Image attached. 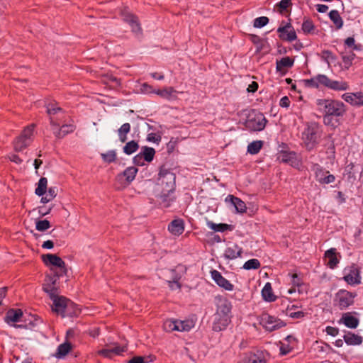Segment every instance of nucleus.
I'll return each instance as SVG.
<instances>
[{
    "instance_id": "obj_7",
    "label": "nucleus",
    "mask_w": 363,
    "mask_h": 363,
    "mask_svg": "<svg viewBox=\"0 0 363 363\" xmlns=\"http://www.w3.org/2000/svg\"><path fill=\"white\" fill-rule=\"evenodd\" d=\"M175 174L169 169L162 167L160 168L158 177V185L161 186L162 191L174 192L175 190Z\"/></svg>"
},
{
    "instance_id": "obj_60",
    "label": "nucleus",
    "mask_w": 363,
    "mask_h": 363,
    "mask_svg": "<svg viewBox=\"0 0 363 363\" xmlns=\"http://www.w3.org/2000/svg\"><path fill=\"white\" fill-rule=\"evenodd\" d=\"M291 5V0H281L279 3L278 6L280 8V9L281 11H284V10H286Z\"/></svg>"
},
{
    "instance_id": "obj_34",
    "label": "nucleus",
    "mask_w": 363,
    "mask_h": 363,
    "mask_svg": "<svg viewBox=\"0 0 363 363\" xmlns=\"http://www.w3.org/2000/svg\"><path fill=\"white\" fill-rule=\"evenodd\" d=\"M328 88L336 91H344L348 89V84L347 82L343 81H336L330 79Z\"/></svg>"
},
{
    "instance_id": "obj_61",
    "label": "nucleus",
    "mask_w": 363,
    "mask_h": 363,
    "mask_svg": "<svg viewBox=\"0 0 363 363\" xmlns=\"http://www.w3.org/2000/svg\"><path fill=\"white\" fill-rule=\"evenodd\" d=\"M345 43L346 45H347L348 47L350 48H353V49L354 50H357V46L355 45V40H354V38H352V37H349L347 38L345 41Z\"/></svg>"
},
{
    "instance_id": "obj_48",
    "label": "nucleus",
    "mask_w": 363,
    "mask_h": 363,
    "mask_svg": "<svg viewBox=\"0 0 363 363\" xmlns=\"http://www.w3.org/2000/svg\"><path fill=\"white\" fill-rule=\"evenodd\" d=\"M269 23V18L266 16L256 18L254 20L253 26L255 28H262Z\"/></svg>"
},
{
    "instance_id": "obj_15",
    "label": "nucleus",
    "mask_w": 363,
    "mask_h": 363,
    "mask_svg": "<svg viewBox=\"0 0 363 363\" xmlns=\"http://www.w3.org/2000/svg\"><path fill=\"white\" fill-rule=\"evenodd\" d=\"M210 273L212 279L218 286L229 291H231L234 289L233 284H232L228 280L223 277L220 272L216 269H212Z\"/></svg>"
},
{
    "instance_id": "obj_5",
    "label": "nucleus",
    "mask_w": 363,
    "mask_h": 363,
    "mask_svg": "<svg viewBox=\"0 0 363 363\" xmlns=\"http://www.w3.org/2000/svg\"><path fill=\"white\" fill-rule=\"evenodd\" d=\"M267 122L262 113L252 110L247 114L245 126L250 131H261L264 129Z\"/></svg>"
},
{
    "instance_id": "obj_2",
    "label": "nucleus",
    "mask_w": 363,
    "mask_h": 363,
    "mask_svg": "<svg viewBox=\"0 0 363 363\" xmlns=\"http://www.w3.org/2000/svg\"><path fill=\"white\" fill-rule=\"evenodd\" d=\"M47 113L50 115V123L54 135L59 138L65 137L66 135L72 133L75 126L72 124H63L60 126L59 120L62 119L64 112L60 107L57 106L55 103H51L47 106Z\"/></svg>"
},
{
    "instance_id": "obj_50",
    "label": "nucleus",
    "mask_w": 363,
    "mask_h": 363,
    "mask_svg": "<svg viewBox=\"0 0 363 363\" xmlns=\"http://www.w3.org/2000/svg\"><path fill=\"white\" fill-rule=\"evenodd\" d=\"M314 28V26H313V23L311 21L307 19V20H305L303 22V24H302V30L305 33H311Z\"/></svg>"
},
{
    "instance_id": "obj_30",
    "label": "nucleus",
    "mask_w": 363,
    "mask_h": 363,
    "mask_svg": "<svg viewBox=\"0 0 363 363\" xmlns=\"http://www.w3.org/2000/svg\"><path fill=\"white\" fill-rule=\"evenodd\" d=\"M343 340L347 345H360L363 342L362 336L352 332H347L343 336Z\"/></svg>"
},
{
    "instance_id": "obj_42",
    "label": "nucleus",
    "mask_w": 363,
    "mask_h": 363,
    "mask_svg": "<svg viewBox=\"0 0 363 363\" xmlns=\"http://www.w3.org/2000/svg\"><path fill=\"white\" fill-rule=\"evenodd\" d=\"M207 226L211 230H213L217 231V232H224L229 228V225L228 224H225V223L216 224L212 221H208Z\"/></svg>"
},
{
    "instance_id": "obj_18",
    "label": "nucleus",
    "mask_w": 363,
    "mask_h": 363,
    "mask_svg": "<svg viewBox=\"0 0 363 363\" xmlns=\"http://www.w3.org/2000/svg\"><path fill=\"white\" fill-rule=\"evenodd\" d=\"M230 317L231 316L215 313L213 330L218 332L225 329L230 322Z\"/></svg>"
},
{
    "instance_id": "obj_40",
    "label": "nucleus",
    "mask_w": 363,
    "mask_h": 363,
    "mask_svg": "<svg viewBox=\"0 0 363 363\" xmlns=\"http://www.w3.org/2000/svg\"><path fill=\"white\" fill-rule=\"evenodd\" d=\"M263 145V142L256 140L250 143L247 146V152L252 155L257 154Z\"/></svg>"
},
{
    "instance_id": "obj_41",
    "label": "nucleus",
    "mask_w": 363,
    "mask_h": 363,
    "mask_svg": "<svg viewBox=\"0 0 363 363\" xmlns=\"http://www.w3.org/2000/svg\"><path fill=\"white\" fill-rule=\"evenodd\" d=\"M297 306L295 305H292L291 307H288L286 308V315L292 318L298 319L302 318L305 316V313L301 311H294V309H296Z\"/></svg>"
},
{
    "instance_id": "obj_16",
    "label": "nucleus",
    "mask_w": 363,
    "mask_h": 363,
    "mask_svg": "<svg viewBox=\"0 0 363 363\" xmlns=\"http://www.w3.org/2000/svg\"><path fill=\"white\" fill-rule=\"evenodd\" d=\"M239 363H267L266 354L262 351L250 352L240 359Z\"/></svg>"
},
{
    "instance_id": "obj_21",
    "label": "nucleus",
    "mask_w": 363,
    "mask_h": 363,
    "mask_svg": "<svg viewBox=\"0 0 363 363\" xmlns=\"http://www.w3.org/2000/svg\"><path fill=\"white\" fill-rule=\"evenodd\" d=\"M123 21L127 22L130 26L131 27L132 31L136 34L139 35L141 33V28L138 23V18L133 16V14L128 13V11H124L123 13Z\"/></svg>"
},
{
    "instance_id": "obj_11",
    "label": "nucleus",
    "mask_w": 363,
    "mask_h": 363,
    "mask_svg": "<svg viewBox=\"0 0 363 363\" xmlns=\"http://www.w3.org/2000/svg\"><path fill=\"white\" fill-rule=\"evenodd\" d=\"M259 323L268 331H274L285 325L282 320L268 313L261 315Z\"/></svg>"
},
{
    "instance_id": "obj_36",
    "label": "nucleus",
    "mask_w": 363,
    "mask_h": 363,
    "mask_svg": "<svg viewBox=\"0 0 363 363\" xmlns=\"http://www.w3.org/2000/svg\"><path fill=\"white\" fill-rule=\"evenodd\" d=\"M48 179L45 177H41L38 183V186L35 190L36 195L43 196L47 192Z\"/></svg>"
},
{
    "instance_id": "obj_53",
    "label": "nucleus",
    "mask_w": 363,
    "mask_h": 363,
    "mask_svg": "<svg viewBox=\"0 0 363 363\" xmlns=\"http://www.w3.org/2000/svg\"><path fill=\"white\" fill-rule=\"evenodd\" d=\"M180 279V277L177 275L172 281H168L169 286L172 290L179 289L181 288V285L179 282V280Z\"/></svg>"
},
{
    "instance_id": "obj_28",
    "label": "nucleus",
    "mask_w": 363,
    "mask_h": 363,
    "mask_svg": "<svg viewBox=\"0 0 363 363\" xmlns=\"http://www.w3.org/2000/svg\"><path fill=\"white\" fill-rule=\"evenodd\" d=\"M177 91L173 87H164L162 89H157L155 94L167 100H174L177 99Z\"/></svg>"
},
{
    "instance_id": "obj_17",
    "label": "nucleus",
    "mask_w": 363,
    "mask_h": 363,
    "mask_svg": "<svg viewBox=\"0 0 363 363\" xmlns=\"http://www.w3.org/2000/svg\"><path fill=\"white\" fill-rule=\"evenodd\" d=\"M216 303L217 306L216 313L230 316L232 304L227 298L216 296Z\"/></svg>"
},
{
    "instance_id": "obj_58",
    "label": "nucleus",
    "mask_w": 363,
    "mask_h": 363,
    "mask_svg": "<svg viewBox=\"0 0 363 363\" xmlns=\"http://www.w3.org/2000/svg\"><path fill=\"white\" fill-rule=\"evenodd\" d=\"M145 161L144 160V158H143L140 153H138L137 155H135L133 157V162L136 165L143 166V165H145Z\"/></svg>"
},
{
    "instance_id": "obj_19",
    "label": "nucleus",
    "mask_w": 363,
    "mask_h": 363,
    "mask_svg": "<svg viewBox=\"0 0 363 363\" xmlns=\"http://www.w3.org/2000/svg\"><path fill=\"white\" fill-rule=\"evenodd\" d=\"M330 79L325 74H318L306 80V86L312 88H319L321 86L328 87Z\"/></svg>"
},
{
    "instance_id": "obj_12",
    "label": "nucleus",
    "mask_w": 363,
    "mask_h": 363,
    "mask_svg": "<svg viewBox=\"0 0 363 363\" xmlns=\"http://www.w3.org/2000/svg\"><path fill=\"white\" fill-rule=\"evenodd\" d=\"M42 258L46 265H52L58 267L60 269L61 273L54 277L57 279V277L65 273V263L60 257L54 254H47L43 255ZM49 277H47L46 281H49L48 284H51Z\"/></svg>"
},
{
    "instance_id": "obj_23",
    "label": "nucleus",
    "mask_w": 363,
    "mask_h": 363,
    "mask_svg": "<svg viewBox=\"0 0 363 363\" xmlns=\"http://www.w3.org/2000/svg\"><path fill=\"white\" fill-rule=\"evenodd\" d=\"M225 201L226 203L232 204L237 213H245L247 210L246 205L244 201H242L240 199L234 196L233 195H228L225 199Z\"/></svg>"
},
{
    "instance_id": "obj_1",
    "label": "nucleus",
    "mask_w": 363,
    "mask_h": 363,
    "mask_svg": "<svg viewBox=\"0 0 363 363\" xmlns=\"http://www.w3.org/2000/svg\"><path fill=\"white\" fill-rule=\"evenodd\" d=\"M51 284H45L43 290L52 301V310L62 317L77 315L79 313V308L72 301L65 296L57 294V289L54 285L57 281L55 277H49Z\"/></svg>"
},
{
    "instance_id": "obj_39",
    "label": "nucleus",
    "mask_w": 363,
    "mask_h": 363,
    "mask_svg": "<svg viewBox=\"0 0 363 363\" xmlns=\"http://www.w3.org/2000/svg\"><path fill=\"white\" fill-rule=\"evenodd\" d=\"M138 172V169L135 167H129L126 168L123 172V176L125 177V180L130 183L134 180L136 174Z\"/></svg>"
},
{
    "instance_id": "obj_38",
    "label": "nucleus",
    "mask_w": 363,
    "mask_h": 363,
    "mask_svg": "<svg viewBox=\"0 0 363 363\" xmlns=\"http://www.w3.org/2000/svg\"><path fill=\"white\" fill-rule=\"evenodd\" d=\"M139 148L138 143L135 140L128 142L123 147V152L126 155H131L135 152Z\"/></svg>"
},
{
    "instance_id": "obj_22",
    "label": "nucleus",
    "mask_w": 363,
    "mask_h": 363,
    "mask_svg": "<svg viewBox=\"0 0 363 363\" xmlns=\"http://www.w3.org/2000/svg\"><path fill=\"white\" fill-rule=\"evenodd\" d=\"M342 99L352 106H363V93H345Z\"/></svg>"
},
{
    "instance_id": "obj_54",
    "label": "nucleus",
    "mask_w": 363,
    "mask_h": 363,
    "mask_svg": "<svg viewBox=\"0 0 363 363\" xmlns=\"http://www.w3.org/2000/svg\"><path fill=\"white\" fill-rule=\"evenodd\" d=\"M326 154L328 155L330 158H334L335 154V148L333 142L331 140L328 144L327 150L325 151Z\"/></svg>"
},
{
    "instance_id": "obj_10",
    "label": "nucleus",
    "mask_w": 363,
    "mask_h": 363,
    "mask_svg": "<svg viewBox=\"0 0 363 363\" xmlns=\"http://www.w3.org/2000/svg\"><path fill=\"white\" fill-rule=\"evenodd\" d=\"M343 279L350 285L361 284L360 269L354 264L345 267L343 270Z\"/></svg>"
},
{
    "instance_id": "obj_44",
    "label": "nucleus",
    "mask_w": 363,
    "mask_h": 363,
    "mask_svg": "<svg viewBox=\"0 0 363 363\" xmlns=\"http://www.w3.org/2000/svg\"><path fill=\"white\" fill-rule=\"evenodd\" d=\"M260 267V262L257 259H251L245 262L243 269L246 270L257 269Z\"/></svg>"
},
{
    "instance_id": "obj_37",
    "label": "nucleus",
    "mask_w": 363,
    "mask_h": 363,
    "mask_svg": "<svg viewBox=\"0 0 363 363\" xmlns=\"http://www.w3.org/2000/svg\"><path fill=\"white\" fill-rule=\"evenodd\" d=\"M70 350L71 345L68 342H64L58 346L55 356L57 358H62L68 354Z\"/></svg>"
},
{
    "instance_id": "obj_33",
    "label": "nucleus",
    "mask_w": 363,
    "mask_h": 363,
    "mask_svg": "<svg viewBox=\"0 0 363 363\" xmlns=\"http://www.w3.org/2000/svg\"><path fill=\"white\" fill-rule=\"evenodd\" d=\"M140 153L145 162H150L154 159L155 150L153 147L144 146Z\"/></svg>"
},
{
    "instance_id": "obj_20",
    "label": "nucleus",
    "mask_w": 363,
    "mask_h": 363,
    "mask_svg": "<svg viewBox=\"0 0 363 363\" xmlns=\"http://www.w3.org/2000/svg\"><path fill=\"white\" fill-rule=\"evenodd\" d=\"M339 324H343L348 328L355 329L358 327L359 320L354 316L352 313L347 312L342 315V317L338 320Z\"/></svg>"
},
{
    "instance_id": "obj_63",
    "label": "nucleus",
    "mask_w": 363,
    "mask_h": 363,
    "mask_svg": "<svg viewBox=\"0 0 363 363\" xmlns=\"http://www.w3.org/2000/svg\"><path fill=\"white\" fill-rule=\"evenodd\" d=\"M52 208V206H50L49 208H46L44 206H40L38 208V213L42 216H46L47 214H48L51 211Z\"/></svg>"
},
{
    "instance_id": "obj_13",
    "label": "nucleus",
    "mask_w": 363,
    "mask_h": 363,
    "mask_svg": "<svg viewBox=\"0 0 363 363\" xmlns=\"http://www.w3.org/2000/svg\"><path fill=\"white\" fill-rule=\"evenodd\" d=\"M312 171L314 172L317 181L320 184H328L335 182V176L330 174L328 171H325L318 164H313Z\"/></svg>"
},
{
    "instance_id": "obj_14",
    "label": "nucleus",
    "mask_w": 363,
    "mask_h": 363,
    "mask_svg": "<svg viewBox=\"0 0 363 363\" xmlns=\"http://www.w3.org/2000/svg\"><path fill=\"white\" fill-rule=\"evenodd\" d=\"M277 32L279 33V38L284 40L292 42L297 38L296 31L290 23L278 28Z\"/></svg>"
},
{
    "instance_id": "obj_49",
    "label": "nucleus",
    "mask_w": 363,
    "mask_h": 363,
    "mask_svg": "<svg viewBox=\"0 0 363 363\" xmlns=\"http://www.w3.org/2000/svg\"><path fill=\"white\" fill-rule=\"evenodd\" d=\"M321 58L328 65H330L335 60V56L329 50H323L321 53Z\"/></svg>"
},
{
    "instance_id": "obj_55",
    "label": "nucleus",
    "mask_w": 363,
    "mask_h": 363,
    "mask_svg": "<svg viewBox=\"0 0 363 363\" xmlns=\"http://www.w3.org/2000/svg\"><path fill=\"white\" fill-rule=\"evenodd\" d=\"M325 331L328 335L335 337L339 333V329L337 328L332 327V326H327L325 328Z\"/></svg>"
},
{
    "instance_id": "obj_35",
    "label": "nucleus",
    "mask_w": 363,
    "mask_h": 363,
    "mask_svg": "<svg viewBox=\"0 0 363 363\" xmlns=\"http://www.w3.org/2000/svg\"><path fill=\"white\" fill-rule=\"evenodd\" d=\"M330 19L333 22L335 25L337 29L342 28L343 26V21L341 18L339 12L337 10H332L329 13Z\"/></svg>"
},
{
    "instance_id": "obj_31",
    "label": "nucleus",
    "mask_w": 363,
    "mask_h": 363,
    "mask_svg": "<svg viewBox=\"0 0 363 363\" xmlns=\"http://www.w3.org/2000/svg\"><path fill=\"white\" fill-rule=\"evenodd\" d=\"M325 257L328 261L327 265L330 269H334L335 267H336L337 264L339 262V260L336 257V250L335 248H331L327 250L325 253Z\"/></svg>"
},
{
    "instance_id": "obj_26",
    "label": "nucleus",
    "mask_w": 363,
    "mask_h": 363,
    "mask_svg": "<svg viewBox=\"0 0 363 363\" xmlns=\"http://www.w3.org/2000/svg\"><path fill=\"white\" fill-rule=\"evenodd\" d=\"M23 315V312L21 309H10L7 311L5 316V321L11 325L13 323L19 322Z\"/></svg>"
},
{
    "instance_id": "obj_8",
    "label": "nucleus",
    "mask_w": 363,
    "mask_h": 363,
    "mask_svg": "<svg viewBox=\"0 0 363 363\" xmlns=\"http://www.w3.org/2000/svg\"><path fill=\"white\" fill-rule=\"evenodd\" d=\"M195 325V323L191 319L184 320L170 319L164 321L163 324L164 330L167 332L179 331L188 332Z\"/></svg>"
},
{
    "instance_id": "obj_3",
    "label": "nucleus",
    "mask_w": 363,
    "mask_h": 363,
    "mask_svg": "<svg viewBox=\"0 0 363 363\" xmlns=\"http://www.w3.org/2000/svg\"><path fill=\"white\" fill-rule=\"evenodd\" d=\"M322 136V130L317 123L312 122L306 125L301 132V140L307 150L315 149L320 142Z\"/></svg>"
},
{
    "instance_id": "obj_47",
    "label": "nucleus",
    "mask_w": 363,
    "mask_h": 363,
    "mask_svg": "<svg viewBox=\"0 0 363 363\" xmlns=\"http://www.w3.org/2000/svg\"><path fill=\"white\" fill-rule=\"evenodd\" d=\"M50 227V223L48 220H38L35 223V228L38 231H45Z\"/></svg>"
},
{
    "instance_id": "obj_64",
    "label": "nucleus",
    "mask_w": 363,
    "mask_h": 363,
    "mask_svg": "<svg viewBox=\"0 0 363 363\" xmlns=\"http://www.w3.org/2000/svg\"><path fill=\"white\" fill-rule=\"evenodd\" d=\"M47 194L50 198L54 199L57 194V189L56 187H50L49 188Z\"/></svg>"
},
{
    "instance_id": "obj_32",
    "label": "nucleus",
    "mask_w": 363,
    "mask_h": 363,
    "mask_svg": "<svg viewBox=\"0 0 363 363\" xmlns=\"http://www.w3.org/2000/svg\"><path fill=\"white\" fill-rule=\"evenodd\" d=\"M262 295L264 301L268 302L274 301L276 296L274 295L270 283H267L262 290Z\"/></svg>"
},
{
    "instance_id": "obj_9",
    "label": "nucleus",
    "mask_w": 363,
    "mask_h": 363,
    "mask_svg": "<svg viewBox=\"0 0 363 363\" xmlns=\"http://www.w3.org/2000/svg\"><path fill=\"white\" fill-rule=\"evenodd\" d=\"M357 294L347 290L338 291L335 296V304L341 310L345 309L354 303Z\"/></svg>"
},
{
    "instance_id": "obj_4",
    "label": "nucleus",
    "mask_w": 363,
    "mask_h": 363,
    "mask_svg": "<svg viewBox=\"0 0 363 363\" xmlns=\"http://www.w3.org/2000/svg\"><path fill=\"white\" fill-rule=\"evenodd\" d=\"M315 104L318 110L324 116H342L346 110L342 102L332 99H318Z\"/></svg>"
},
{
    "instance_id": "obj_29",
    "label": "nucleus",
    "mask_w": 363,
    "mask_h": 363,
    "mask_svg": "<svg viewBox=\"0 0 363 363\" xmlns=\"http://www.w3.org/2000/svg\"><path fill=\"white\" fill-rule=\"evenodd\" d=\"M168 230L174 235H181L184 230L183 220L180 219L172 220L168 226Z\"/></svg>"
},
{
    "instance_id": "obj_59",
    "label": "nucleus",
    "mask_w": 363,
    "mask_h": 363,
    "mask_svg": "<svg viewBox=\"0 0 363 363\" xmlns=\"http://www.w3.org/2000/svg\"><path fill=\"white\" fill-rule=\"evenodd\" d=\"M111 349L109 347L102 349L98 351V354L104 357L111 358L113 357Z\"/></svg>"
},
{
    "instance_id": "obj_46",
    "label": "nucleus",
    "mask_w": 363,
    "mask_h": 363,
    "mask_svg": "<svg viewBox=\"0 0 363 363\" xmlns=\"http://www.w3.org/2000/svg\"><path fill=\"white\" fill-rule=\"evenodd\" d=\"M355 55L353 52H350L342 55V63L344 67L347 69L352 64V61L354 59Z\"/></svg>"
},
{
    "instance_id": "obj_57",
    "label": "nucleus",
    "mask_w": 363,
    "mask_h": 363,
    "mask_svg": "<svg viewBox=\"0 0 363 363\" xmlns=\"http://www.w3.org/2000/svg\"><path fill=\"white\" fill-rule=\"evenodd\" d=\"M147 140L150 142L158 143L161 140V137L156 133H151L147 135Z\"/></svg>"
},
{
    "instance_id": "obj_62",
    "label": "nucleus",
    "mask_w": 363,
    "mask_h": 363,
    "mask_svg": "<svg viewBox=\"0 0 363 363\" xmlns=\"http://www.w3.org/2000/svg\"><path fill=\"white\" fill-rule=\"evenodd\" d=\"M279 106L284 108H288L290 106V100L288 96H283L279 101Z\"/></svg>"
},
{
    "instance_id": "obj_51",
    "label": "nucleus",
    "mask_w": 363,
    "mask_h": 363,
    "mask_svg": "<svg viewBox=\"0 0 363 363\" xmlns=\"http://www.w3.org/2000/svg\"><path fill=\"white\" fill-rule=\"evenodd\" d=\"M109 348L111 349V352L113 356L120 355L126 351V347L125 346H120L118 345H115L114 346L110 347Z\"/></svg>"
},
{
    "instance_id": "obj_45",
    "label": "nucleus",
    "mask_w": 363,
    "mask_h": 363,
    "mask_svg": "<svg viewBox=\"0 0 363 363\" xmlns=\"http://www.w3.org/2000/svg\"><path fill=\"white\" fill-rule=\"evenodd\" d=\"M101 156L105 162L111 163L116 160V152L114 150H109L106 153H101Z\"/></svg>"
},
{
    "instance_id": "obj_52",
    "label": "nucleus",
    "mask_w": 363,
    "mask_h": 363,
    "mask_svg": "<svg viewBox=\"0 0 363 363\" xmlns=\"http://www.w3.org/2000/svg\"><path fill=\"white\" fill-rule=\"evenodd\" d=\"M157 89H154L151 85H149L147 83H143L140 87V91L143 94H155Z\"/></svg>"
},
{
    "instance_id": "obj_25",
    "label": "nucleus",
    "mask_w": 363,
    "mask_h": 363,
    "mask_svg": "<svg viewBox=\"0 0 363 363\" xmlns=\"http://www.w3.org/2000/svg\"><path fill=\"white\" fill-rule=\"evenodd\" d=\"M294 64V60L289 57H282L279 60H277L276 62V70L277 72L284 73L288 68H291L293 67Z\"/></svg>"
},
{
    "instance_id": "obj_43",
    "label": "nucleus",
    "mask_w": 363,
    "mask_h": 363,
    "mask_svg": "<svg viewBox=\"0 0 363 363\" xmlns=\"http://www.w3.org/2000/svg\"><path fill=\"white\" fill-rule=\"evenodd\" d=\"M290 277H291L290 284L293 286L297 287L298 291L301 292V287L303 285V281H302L301 277L297 274H292L290 275Z\"/></svg>"
},
{
    "instance_id": "obj_27",
    "label": "nucleus",
    "mask_w": 363,
    "mask_h": 363,
    "mask_svg": "<svg viewBox=\"0 0 363 363\" xmlns=\"http://www.w3.org/2000/svg\"><path fill=\"white\" fill-rule=\"evenodd\" d=\"M174 192H167L166 191H162L159 195V203L164 208L170 206L171 203L174 201L175 198L173 195Z\"/></svg>"
},
{
    "instance_id": "obj_56",
    "label": "nucleus",
    "mask_w": 363,
    "mask_h": 363,
    "mask_svg": "<svg viewBox=\"0 0 363 363\" xmlns=\"http://www.w3.org/2000/svg\"><path fill=\"white\" fill-rule=\"evenodd\" d=\"M130 131V125L128 123H123L118 130V133L127 135Z\"/></svg>"
},
{
    "instance_id": "obj_6",
    "label": "nucleus",
    "mask_w": 363,
    "mask_h": 363,
    "mask_svg": "<svg viewBox=\"0 0 363 363\" xmlns=\"http://www.w3.org/2000/svg\"><path fill=\"white\" fill-rule=\"evenodd\" d=\"M35 125L31 124L23 130L21 134L13 141V148L16 152H21L30 145L34 135Z\"/></svg>"
},
{
    "instance_id": "obj_24",
    "label": "nucleus",
    "mask_w": 363,
    "mask_h": 363,
    "mask_svg": "<svg viewBox=\"0 0 363 363\" xmlns=\"http://www.w3.org/2000/svg\"><path fill=\"white\" fill-rule=\"evenodd\" d=\"M242 249L236 244L228 245L225 250L223 257L226 259H235L240 257Z\"/></svg>"
}]
</instances>
